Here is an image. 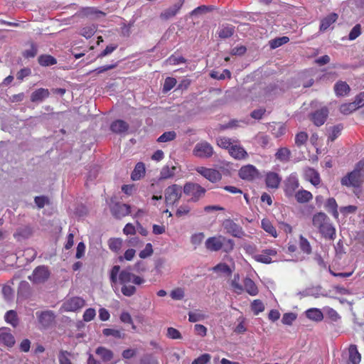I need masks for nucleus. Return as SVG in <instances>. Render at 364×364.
<instances>
[{
    "label": "nucleus",
    "instance_id": "f257e3e1",
    "mask_svg": "<svg viewBox=\"0 0 364 364\" xmlns=\"http://www.w3.org/2000/svg\"><path fill=\"white\" fill-rule=\"evenodd\" d=\"M312 223L323 237L329 240L335 239L336 229L324 213L319 212L315 214L312 218Z\"/></svg>",
    "mask_w": 364,
    "mask_h": 364
},
{
    "label": "nucleus",
    "instance_id": "f03ea898",
    "mask_svg": "<svg viewBox=\"0 0 364 364\" xmlns=\"http://www.w3.org/2000/svg\"><path fill=\"white\" fill-rule=\"evenodd\" d=\"M119 282L122 284L121 291L123 295L126 296H132L136 293V289L134 286L127 284L132 282L134 284L140 285L145 281L139 276L135 275L127 270H122L119 274Z\"/></svg>",
    "mask_w": 364,
    "mask_h": 364
},
{
    "label": "nucleus",
    "instance_id": "7ed1b4c3",
    "mask_svg": "<svg viewBox=\"0 0 364 364\" xmlns=\"http://www.w3.org/2000/svg\"><path fill=\"white\" fill-rule=\"evenodd\" d=\"M183 193L190 196L188 202L196 203L205 196L206 189L200 184L193 182H186L183 186Z\"/></svg>",
    "mask_w": 364,
    "mask_h": 364
},
{
    "label": "nucleus",
    "instance_id": "20e7f679",
    "mask_svg": "<svg viewBox=\"0 0 364 364\" xmlns=\"http://www.w3.org/2000/svg\"><path fill=\"white\" fill-rule=\"evenodd\" d=\"M183 187L178 184L168 186L164 191V200L166 205H176L182 197Z\"/></svg>",
    "mask_w": 364,
    "mask_h": 364
},
{
    "label": "nucleus",
    "instance_id": "39448f33",
    "mask_svg": "<svg viewBox=\"0 0 364 364\" xmlns=\"http://www.w3.org/2000/svg\"><path fill=\"white\" fill-rule=\"evenodd\" d=\"M85 305V300L80 296H73L67 299L60 307L61 312H75Z\"/></svg>",
    "mask_w": 364,
    "mask_h": 364
},
{
    "label": "nucleus",
    "instance_id": "423d86ee",
    "mask_svg": "<svg viewBox=\"0 0 364 364\" xmlns=\"http://www.w3.org/2000/svg\"><path fill=\"white\" fill-rule=\"evenodd\" d=\"M363 174L357 173L356 171H352L341 178V183L342 186L348 188H359L363 183Z\"/></svg>",
    "mask_w": 364,
    "mask_h": 364
},
{
    "label": "nucleus",
    "instance_id": "0eeeda50",
    "mask_svg": "<svg viewBox=\"0 0 364 364\" xmlns=\"http://www.w3.org/2000/svg\"><path fill=\"white\" fill-rule=\"evenodd\" d=\"M299 181L296 173H291L284 181V192L288 198L293 197L299 187Z\"/></svg>",
    "mask_w": 364,
    "mask_h": 364
},
{
    "label": "nucleus",
    "instance_id": "6e6552de",
    "mask_svg": "<svg viewBox=\"0 0 364 364\" xmlns=\"http://www.w3.org/2000/svg\"><path fill=\"white\" fill-rule=\"evenodd\" d=\"M222 226L225 232L232 237L242 238L245 235L242 226L235 223L232 219L229 218L223 220Z\"/></svg>",
    "mask_w": 364,
    "mask_h": 364
},
{
    "label": "nucleus",
    "instance_id": "1a4fd4ad",
    "mask_svg": "<svg viewBox=\"0 0 364 364\" xmlns=\"http://www.w3.org/2000/svg\"><path fill=\"white\" fill-rule=\"evenodd\" d=\"M277 255L275 248L262 250L260 254H255L252 258L257 262L269 264L274 262L273 258Z\"/></svg>",
    "mask_w": 364,
    "mask_h": 364
},
{
    "label": "nucleus",
    "instance_id": "9d476101",
    "mask_svg": "<svg viewBox=\"0 0 364 364\" xmlns=\"http://www.w3.org/2000/svg\"><path fill=\"white\" fill-rule=\"evenodd\" d=\"M213 148L210 144L207 141H201L195 146L193 154L199 158H210L213 155Z\"/></svg>",
    "mask_w": 364,
    "mask_h": 364
},
{
    "label": "nucleus",
    "instance_id": "9b49d317",
    "mask_svg": "<svg viewBox=\"0 0 364 364\" xmlns=\"http://www.w3.org/2000/svg\"><path fill=\"white\" fill-rule=\"evenodd\" d=\"M50 276L48 268L46 266H38L34 269L33 273L28 277L30 281L36 284L45 282Z\"/></svg>",
    "mask_w": 364,
    "mask_h": 364
},
{
    "label": "nucleus",
    "instance_id": "f8f14e48",
    "mask_svg": "<svg viewBox=\"0 0 364 364\" xmlns=\"http://www.w3.org/2000/svg\"><path fill=\"white\" fill-rule=\"evenodd\" d=\"M196 171L211 183H217L222 179L221 173L214 168L199 166Z\"/></svg>",
    "mask_w": 364,
    "mask_h": 364
},
{
    "label": "nucleus",
    "instance_id": "ddd939ff",
    "mask_svg": "<svg viewBox=\"0 0 364 364\" xmlns=\"http://www.w3.org/2000/svg\"><path fill=\"white\" fill-rule=\"evenodd\" d=\"M36 316L41 328H48L55 321V315L51 310H46L43 311H37Z\"/></svg>",
    "mask_w": 364,
    "mask_h": 364
},
{
    "label": "nucleus",
    "instance_id": "4468645a",
    "mask_svg": "<svg viewBox=\"0 0 364 364\" xmlns=\"http://www.w3.org/2000/svg\"><path fill=\"white\" fill-rule=\"evenodd\" d=\"M238 175L243 180L252 181L259 177V172L255 166L248 164L240 168Z\"/></svg>",
    "mask_w": 364,
    "mask_h": 364
},
{
    "label": "nucleus",
    "instance_id": "2eb2a0df",
    "mask_svg": "<svg viewBox=\"0 0 364 364\" xmlns=\"http://www.w3.org/2000/svg\"><path fill=\"white\" fill-rule=\"evenodd\" d=\"M112 215L117 219H121L128 215L131 212V207L129 205L115 203L110 207Z\"/></svg>",
    "mask_w": 364,
    "mask_h": 364
},
{
    "label": "nucleus",
    "instance_id": "dca6fc26",
    "mask_svg": "<svg viewBox=\"0 0 364 364\" xmlns=\"http://www.w3.org/2000/svg\"><path fill=\"white\" fill-rule=\"evenodd\" d=\"M328 114V109L326 107H322L321 109H318L314 112L311 113L310 114V119L316 126L320 127L325 123Z\"/></svg>",
    "mask_w": 364,
    "mask_h": 364
},
{
    "label": "nucleus",
    "instance_id": "f3484780",
    "mask_svg": "<svg viewBox=\"0 0 364 364\" xmlns=\"http://www.w3.org/2000/svg\"><path fill=\"white\" fill-rule=\"evenodd\" d=\"M304 178L313 186H318L321 183L319 173L314 168L307 167L304 170Z\"/></svg>",
    "mask_w": 364,
    "mask_h": 364
},
{
    "label": "nucleus",
    "instance_id": "a211bd4d",
    "mask_svg": "<svg viewBox=\"0 0 364 364\" xmlns=\"http://www.w3.org/2000/svg\"><path fill=\"white\" fill-rule=\"evenodd\" d=\"M229 154L235 159L242 160L248 156L247 152L240 144V141L237 143H234L228 151Z\"/></svg>",
    "mask_w": 364,
    "mask_h": 364
},
{
    "label": "nucleus",
    "instance_id": "6ab92c4d",
    "mask_svg": "<svg viewBox=\"0 0 364 364\" xmlns=\"http://www.w3.org/2000/svg\"><path fill=\"white\" fill-rule=\"evenodd\" d=\"M222 239V235L208 237L205 242L206 249L211 252H218L220 250L223 248Z\"/></svg>",
    "mask_w": 364,
    "mask_h": 364
},
{
    "label": "nucleus",
    "instance_id": "aec40b11",
    "mask_svg": "<svg viewBox=\"0 0 364 364\" xmlns=\"http://www.w3.org/2000/svg\"><path fill=\"white\" fill-rule=\"evenodd\" d=\"M185 0H179L178 2L175 4L173 6H171L165 9L160 14V18L162 20H168L175 16L181 9Z\"/></svg>",
    "mask_w": 364,
    "mask_h": 364
},
{
    "label": "nucleus",
    "instance_id": "412c9836",
    "mask_svg": "<svg viewBox=\"0 0 364 364\" xmlns=\"http://www.w3.org/2000/svg\"><path fill=\"white\" fill-rule=\"evenodd\" d=\"M0 341L7 347H12L15 344L14 336L9 328H0Z\"/></svg>",
    "mask_w": 364,
    "mask_h": 364
},
{
    "label": "nucleus",
    "instance_id": "4be33fe9",
    "mask_svg": "<svg viewBox=\"0 0 364 364\" xmlns=\"http://www.w3.org/2000/svg\"><path fill=\"white\" fill-rule=\"evenodd\" d=\"M282 181L279 175L275 172H268L265 177V183L267 188L272 189L278 188Z\"/></svg>",
    "mask_w": 364,
    "mask_h": 364
},
{
    "label": "nucleus",
    "instance_id": "5701e85b",
    "mask_svg": "<svg viewBox=\"0 0 364 364\" xmlns=\"http://www.w3.org/2000/svg\"><path fill=\"white\" fill-rule=\"evenodd\" d=\"M95 353L100 357L102 362L105 364L109 363L114 358L113 352L103 346H99L95 350Z\"/></svg>",
    "mask_w": 364,
    "mask_h": 364
},
{
    "label": "nucleus",
    "instance_id": "b1692460",
    "mask_svg": "<svg viewBox=\"0 0 364 364\" xmlns=\"http://www.w3.org/2000/svg\"><path fill=\"white\" fill-rule=\"evenodd\" d=\"M129 124L122 119H117L110 124V130L112 132L120 134L126 132L129 129Z\"/></svg>",
    "mask_w": 364,
    "mask_h": 364
},
{
    "label": "nucleus",
    "instance_id": "393cba45",
    "mask_svg": "<svg viewBox=\"0 0 364 364\" xmlns=\"http://www.w3.org/2000/svg\"><path fill=\"white\" fill-rule=\"evenodd\" d=\"M360 360L361 355L358 350L357 346L355 344L350 345L347 364H359Z\"/></svg>",
    "mask_w": 364,
    "mask_h": 364
},
{
    "label": "nucleus",
    "instance_id": "a878e982",
    "mask_svg": "<svg viewBox=\"0 0 364 364\" xmlns=\"http://www.w3.org/2000/svg\"><path fill=\"white\" fill-rule=\"evenodd\" d=\"M50 96V92L46 88H39L31 93V101L32 102H42Z\"/></svg>",
    "mask_w": 364,
    "mask_h": 364
},
{
    "label": "nucleus",
    "instance_id": "bb28decb",
    "mask_svg": "<svg viewBox=\"0 0 364 364\" xmlns=\"http://www.w3.org/2000/svg\"><path fill=\"white\" fill-rule=\"evenodd\" d=\"M338 18V16L336 13H331L327 16L324 17L321 21L319 30L321 31H325L327 30L331 24L334 23Z\"/></svg>",
    "mask_w": 364,
    "mask_h": 364
},
{
    "label": "nucleus",
    "instance_id": "cd10ccee",
    "mask_svg": "<svg viewBox=\"0 0 364 364\" xmlns=\"http://www.w3.org/2000/svg\"><path fill=\"white\" fill-rule=\"evenodd\" d=\"M238 139L234 138H229L228 136H219L216 139L217 145L228 151L230 150L234 143H237Z\"/></svg>",
    "mask_w": 364,
    "mask_h": 364
},
{
    "label": "nucleus",
    "instance_id": "c85d7f7f",
    "mask_svg": "<svg viewBox=\"0 0 364 364\" xmlns=\"http://www.w3.org/2000/svg\"><path fill=\"white\" fill-rule=\"evenodd\" d=\"M294 196L299 203H308L313 198L312 193L304 189L299 190L294 193Z\"/></svg>",
    "mask_w": 364,
    "mask_h": 364
},
{
    "label": "nucleus",
    "instance_id": "c756f323",
    "mask_svg": "<svg viewBox=\"0 0 364 364\" xmlns=\"http://www.w3.org/2000/svg\"><path fill=\"white\" fill-rule=\"evenodd\" d=\"M145 172L144 164L142 162H138L131 174V178L133 181H138L144 176Z\"/></svg>",
    "mask_w": 364,
    "mask_h": 364
},
{
    "label": "nucleus",
    "instance_id": "7c9ffc66",
    "mask_svg": "<svg viewBox=\"0 0 364 364\" xmlns=\"http://www.w3.org/2000/svg\"><path fill=\"white\" fill-rule=\"evenodd\" d=\"M245 289L247 293L251 296H256L259 291L255 282L249 277H246L243 281Z\"/></svg>",
    "mask_w": 364,
    "mask_h": 364
},
{
    "label": "nucleus",
    "instance_id": "2f4dec72",
    "mask_svg": "<svg viewBox=\"0 0 364 364\" xmlns=\"http://www.w3.org/2000/svg\"><path fill=\"white\" fill-rule=\"evenodd\" d=\"M350 89L349 85L343 81H338L334 85V91L338 96H346L347 95Z\"/></svg>",
    "mask_w": 364,
    "mask_h": 364
},
{
    "label": "nucleus",
    "instance_id": "473e14b6",
    "mask_svg": "<svg viewBox=\"0 0 364 364\" xmlns=\"http://www.w3.org/2000/svg\"><path fill=\"white\" fill-rule=\"evenodd\" d=\"M325 208L328 213H331L333 215L334 218H338V204L335 198H328L325 204Z\"/></svg>",
    "mask_w": 364,
    "mask_h": 364
},
{
    "label": "nucleus",
    "instance_id": "72a5a7b5",
    "mask_svg": "<svg viewBox=\"0 0 364 364\" xmlns=\"http://www.w3.org/2000/svg\"><path fill=\"white\" fill-rule=\"evenodd\" d=\"M275 157L281 162H287L291 157V151L287 147L279 148L275 154Z\"/></svg>",
    "mask_w": 364,
    "mask_h": 364
},
{
    "label": "nucleus",
    "instance_id": "f704fd0d",
    "mask_svg": "<svg viewBox=\"0 0 364 364\" xmlns=\"http://www.w3.org/2000/svg\"><path fill=\"white\" fill-rule=\"evenodd\" d=\"M306 316L308 318L315 321H321L323 318L322 311L320 309L316 308L308 309L306 311Z\"/></svg>",
    "mask_w": 364,
    "mask_h": 364
},
{
    "label": "nucleus",
    "instance_id": "c9c22d12",
    "mask_svg": "<svg viewBox=\"0 0 364 364\" xmlns=\"http://www.w3.org/2000/svg\"><path fill=\"white\" fill-rule=\"evenodd\" d=\"M261 226L262 229L271 236L274 237H277V230L269 219H262L261 221Z\"/></svg>",
    "mask_w": 364,
    "mask_h": 364
},
{
    "label": "nucleus",
    "instance_id": "e433bc0d",
    "mask_svg": "<svg viewBox=\"0 0 364 364\" xmlns=\"http://www.w3.org/2000/svg\"><path fill=\"white\" fill-rule=\"evenodd\" d=\"M38 62L41 66L48 67L55 65L57 60L50 55L44 54L38 58Z\"/></svg>",
    "mask_w": 364,
    "mask_h": 364
},
{
    "label": "nucleus",
    "instance_id": "4c0bfd02",
    "mask_svg": "<svg viewBox=\"0 0 364 364\" xmlns=\"http://www.w3.org/2000/svg\"><path fill=\"white\" fill-rule=\"evenodd\" d=\"M4 318L6 323L11 324L13 327L16 328L19 323L18 315L16 311L9 310L4 316Z\"/></svg>",
    "mask_w": 364,
    "mask_h": 364
},
{
    "label": "nucleus",
    "instance_id": "58836bf2",
    "mask_svg": "<svg viewBox=\"0 0 364 364\" xmlns=\"http://www.w3.org/2000/svg\"><path fill=\"white\" fill-rule=\"evenodd\" d=\"M123 240L121 238L112 237L108 240V246L110 250L118 253L122 247Z\"/></svg>",
    "mask_w": 364,
    "mask_h": 364
},
{
    "label": "nucleus",
    "instance_id": "ea45409f",
    "mask_svg": "<svg viewBox=\"0 0 364 364\" xmlns=\"http://www.w3.org/2000/svg\"><path fill=\"white\" fill-rule=\"evenodd\" d=\"M235 33V27L232 26H222L218 31V36L220 38L231 37Z\"/></svg>",
    "mask_w": 364,
    "mask_h": 364
},
{
    "label": "nucleus",
    "instance_id": "a19ab883",
    "mask_svg": "<svg viewBox=\"0 0 364 364\" xmlns=\"http://www.w3.org/2000/svg\"><path fill=\"white\" fill-rule=\"evenodd\" d=\"M102 334L105 336H112L115 338H124L125 337L124 333L122 332L119 330L113 328H104L102 330Z\"/></svg>",
    "mask_w": 364,
    "mask_h": 364
},
{
    "label": "nucleus",
    "instance_id": "79ce46f5",
    "mask_svg": "<svg viewBox=\"0 0 364 364\" xmlns=\"http://www.w3.org/2000/svg\"><path fill=\"white\" fill-rule=\"evenodd\" d=\"M299 247L301 250L306 255H310L311 253V245L308 240L303 235L299 236Z\"/></svg>",
    "mask_w": 364,
    "mask_h": 364
},
{
    "label": "nucleus",
    "instance_id": "37998d69",
    "mask_svg": "<svg viewBox=\"0 0 364 364\" xmlns=\"http://www.w3.org/2000/svg\"><path fill=\"white\" fill-rule=\"evenodd\" d=\"M289 41V38L287 36L278 37L269 41V46L271 48L275 49L288 43Z\"/></svg>",
    "mask_w": 364,
    "mask_h": 364
},
{
    "label": "nucleus",
    "instance_id": "c03bdc74",
    "mask_svg": "<svg viewBox=\"0 0 364 364\" xmlns=\"http://www.w3.org/2000/svg\"><path fill=\"white\" fill-rule=\"evenodd\" d=\"M213 270L215 272H221V273L227 274L228 276H230L232 272L230 267L226 263H223V262H220V263L218 264L217 265H215L213 268Z\"/></svg>",
    "mask_w": 364,
    "mask_h": 364
},
{
    "label": "nucleus",
    "instance_id": "a18cd8bd",
    "mask_svg": "<svg viewBox=\"0 0 364 364\" xmlns=\"http://www.w3.org/2000/svg\"><path fill=\"white\" fill-rule=\"evenodd\" d=\"M343 129V127L341 124L332 127L331 133L328 136V140L331 141L336 140V139H337L341 135Z\"/></svg>",
    "mask_w": 364,
    "mask_h": 364
},
{
    "label": "nucleus",
    "instance_id": "49530a36",
    "mask_svg": "<svg viewBox=\"0 0 364 364\" xmlns=\"http://www.w3.org/2000/svg\"><path fill=\"white\" fill-rule=\"evenodd\" d=\"M240 276L238 274L234 275V278L231 282V287L235 293L240 294L242 293L244 289L239 283Z\"/></svg>",
    "mask_w": 364,
    "mask_h": 364
},
{
    "label": "nucleus",
    "instance_id": "de8ad7c7",
    "mask_svg": "<svg viewBox=\"0 0 364 364\" xmlns=\"http://www.w3.org/2000/svg\"><path fill=\"white\" fill-rule=\"evenodd\" d=\"M176 137V133L174 131L166 132L158 138L157 141L168 142L174 140Z\"/></svg>",
    "mask_w": 364,
    "mask_h": 364
},
{
    "label": "nucleus",
    "instance_id": "09e8293b",
    "mask_svg": "<svg viewBox=\"0 0 364 364\" xmlns=\"http://www.w3.org/2000/svg\"><path fill=\"white\" fill-rule=\"evenodd\" d=\"M223 250L226 253L232 252L235 247V242L232 239L223 236Z\"/></svg>",
    "mask_w": 364,
    "mask_h": 364
},
{
    "label": "nucleus",
    "instance_id": "8fccbe9b",
    "mask_svg": "<svg viewBox=\"0 0 364 364\" xmlns=\"http://www.w3.org/2000/svg\"><path fill=\"white\" fill-rule=\"evenodd\" d=\"M251 309L255 315H258L259 313L264 311V305L261 300L255 299L251 304Z\"/></svg>",
    "mask_w": 364,
    "mask_h": 364
},
{
    "label": "nucleus",
    "instance_id": "3c124183",
    "mask_svg": "<svg viewBox=\"0 0 364 364\" xmlns=\"http://www.w3.org/2000/svg\"><path fill=\"white\" fill-rule=\"evenodd\" d=\"M30 45H31V48L29 49L25 50L22 53V55L25 58H34L37 55V53H38L37 46L33 42H31L30 43Z\"/></svg>",
    "mask_w": 364,
    "mask_h": 364
},
{
    "label": "nucleus",
    "instance_id": "603ef678",
    "mask_svg": "<svg viewBox=\"0 0 364 364\" xmlns=\"http://www.w3.org/2000/svg\"><path fill=\"white\" fill-rule=\"evenodd\" d=\"M357 107L353 102L345 103L340 106L339 110L343 114H349L355 111Z\"/></svg>",
    "mask_w": 364,
    "mask_h": 364
},
{
    "label": "nucleus",
    "instance_id": "864d4df0",
    "mask_svg": "<svg viewBox=\"0 0 364 364\" xmlns=\"http://www.w3.org/2000/svg\"><path fill=\"white\" fill-rule=\"evenodd\" d=\"M176 167L172 166L169 168L168 166L164 167L161 171V178L164 179H167L171 178L175 174Z\"/></svg>",
    "mask_w": 364,
    "mask_h": 364
},
{
    "label": "nucleus",
    "instance_id": "5fc2aeb1",
    "mask_svg": "<svg viewBox=\"0 0 364 364\" xmlns=\"http://www.w3.org/2000/svg\"><path fill=\"white\" fill-rule=\"evenodd\" d=\"M176 80L174 77H166L164 83L163 92H167L170 91L176 85Z\"/></svg>",
    "mask_w": 364,
    "mask_h": 364
},
{
    "label": "nucleus",
    "instance_id": "6e6d98bb",
    "mask_svg": "<svg viewBox=\"0 0 364 364\" xmlns=\"http://www.w3.org/2000/svg\"><path fill=\"white\" fill-rule=\"evenodd\" d=\"M166 62L172 65H178L181 63H185L186 62V59L183 56H176L175 55H171L168 58Z\"/></svg>",
    "mask_w": 364,
    "mask_h": 364
},
{
    "label": "nucleus",
    "instance_id": "4d7b16f0",
    "mask_svg": "<svg viewBox=\"0 0 364 364\" xmlns=\"http://www.w3.org/2000/svg\"><path fill=\"white\" fill-rule=\"evenodd\" d=\"M308 139V134L304 132H300L295 136V144L297 146L304 145Z\"/></svg>",
    "mask_w": 364,
    "mask_h": 364
},
{
    "label": "nucleus",
    "instance_id": "13d9d810",
    "mask_svg": "<svg viewBox=\"0 0 364 364\" xmlns=\"http://www.w3.org/2000/svg\"><path fill=\"white\" fill-rule=\"evenodd\" d=\"M154 250L152 245L151 243H147L144 249L139 252V256L141 259H145L151 256Z\"/></svg>",
    "mask_w": 364,
    "mask_h": 364
},
{
    "label": "nucleus",
    "instance_id": "bf43d9fd",
    "mask_svg": "<svg viewBox=\"0 0 364 364\" xmlns=\"http://www.w3.org/2000/svg\"><path fill=\"white\" fill-rule=\"evenodd\" d=\"M96 29L95 26H86L80 30V35L86 38H90L95 33Z\"/></svg>",
    "mask_w": 364,
    "mask_h": 364
},
{
    "label": "nucleus",
    "instance_id": "052dcab7",
    "mask_svg": "<svg viewBox=\"0 0 364 364\" xmlns=\"http://www.w3.org/2000/svg\"><path fill=\"white\" fill-rule=\"evenodd\" d=\"M211 356L208 353H203L192 361L191 364H207L210 361Z\"/></svg>",
    "mask_w": 364,
    "mask_h": 364
},
{
    "label": "nucleus",
    "instance_id": "680f3d73",
    "mask_svg": "<svg viewBox=\"0 0 364 364\" xmlns=\"http://www.w3.org/2000/svg\"><path fill=\"white\" fill-rule=\"evenodd\" d=\"M95 316H96V311H95V309L89 308L85 311L82 317H83V320L85 322H89V321H92L95 318Z\"/></svg>",
    "mask_w": 364,
    "mask_h": 364
},
{
    "label": "nucleus",
    "instance_id": "e2e57ef3",
    "mask_svg": "<svg viewBox=\"0 0 364 364\" xmlns=\"http://www.w3.org/2000/svg\"><path fill=\"white\" fill-rule=\"evenodd\" d=\"M136 251L134 249H128L125 251L123 256L119 257V260L122 262L124 260L132 261L135 256Z\"/></svg>",
    "mask_w": 364,
    "mask_h": 364
},
{
    "label": "nucleus",
    "instance_id": "0e129e2a",
    "mask_svg": "<svg viewBox=\"0 0 364 364\" xmlns=\"http://www.w3.org/2000/svg\"><path fill=\"white\" fill-rule=\"evenodd\" d=\"M361 34V26L356 24L350 31L348 38L350 41L356 39Z\"/></svg>",
    "mask_w": 364,
    "mask_h": 364
},
{
    "label": "nucleus",
    "instance_id": "69168bd1",
    "mask_svg": "<svg viewBox=\"0 0 364 364\" xmlns=\"http://www.w3.org/2000/svg\"><path fill=\"white\" fill-rule=\"evenodd\" d=\"M70 355L66 350H60L58 356L60 364H73L68 358Z\"/></svg>",
    "mask_w": 364,
    "mask_h": 364
},
{
    "label": "nucleus",
    "instance_id": "338daca9",
    "mask_svg": "<svg viewBox=\"0 0 364 364\" xmlns=\"http://www.w3.org/2000/svg\"><path fill=\"white\" fill-rule=\"evenodd\" d=\"M190 211L191 208L188 205H181L177 208L176 211V216L181 218L183 215H188Z\"/></svg>",
    "mask_w": 364,
    "mask_h": 364
},
{
    "label": "nucleus",
    "instance_id": "774afa93",
    "mask_svg": "<svg viewBox=\"0 0 364 364\" xmlns=\"http://www.w3.org/2000/svg\"><path fill=\"white\" fill-rule=\"evenodd\" d=\"M167 336L171 339H181L182 338L180 331L173 327L168 328Z\"/></svg>",
    "mask_w": 364,
    "mask_h": 364
}]
</instances>
